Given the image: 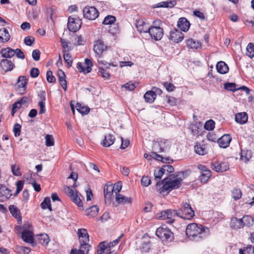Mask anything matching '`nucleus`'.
<instances>
[{
    "instance_id": "nucleus-1",
    "label": "nucleus",
    "mask_w": 254,
    "mask_h": 254,
    "mask_svg": "<svg viewBox=\"0 0 254 254\" xmlns=\"http://www.w3.org/2000/svg\"><path fill=\"white\" fill-rule=\"evenodd\" d=\"M209 233L207 227L195 223L188 225L186 230V235L191 240L199 241L208 236Z\"/></svg>"
},
{
    "instance_id": "nucleus-2",
    "label": "nucleus",
    "mask_w": 254,
    "mask_h": 254,
    "mask_svg": "<svg viewBox=\"0 0 254 254\" xmlns=\"http://www.w3.org/2000/svg\"><path fill=\"white\" fill-rule=\"evenodd\" d=\"M156 235L162 241L172 242L174 239L173 233L166 225H163L157 229Z\"/></svg>"
},
{
    "instance_id": "nucleus-3",
    "label": "nucleus",
    "mask_w": 254,
    "mask_h": 254,
    "mask_svg": "<svg viewBox=\"0 0 254 254\" xmlns=\"http://www.w3.org/2000/svg\"><path fill=\"white\" fill-rule=\"evenodd\" d=\"M177 211L178 216L184 219L189 220L194 216V212L190 205L187 202L183 204Z\"/></svg>"
},
{
    "instance_id": "nucleus-4",
    "label": "nucleus",
    "mask_w": 254,
    "mask_h": 254,
    "mask_svg": "<svg viewBox=\"0 0 254 254\" xmlns=\"http://www.w3.org/2000/svg\"><path fill=\"white\" fill-rule=\"evenodd\" d=\"M64 192L70 197L72 202L79 207H81V210L84 209L82 201L78 195L77 191L75 192L70 187L66 186L64 188Z\"/></svg>"
},
{
    "instance_id": "nucleus-5",
    "label": "nucleus",
    "mask_w": 254,
    "mask_h": 254,
    "mask_svg": "<svg viewBox=\"0 0 254 254\" xmlns=\"http://www.w3.org/2000/svg\"><path fill=\"white\" fill-rule=\"evenodd\" d=\"M82 11L83 17L90 20H95L99 14L98 10L94 6H86Z\"/></svg>"
},
{
    "instance_id": "nucleus-6",
    "label": "nucleus",
    "mask_w": 254,
    "mask_h": 254,
    "mask_svg": "<svg viewBox=\"0 0 254 254\" xmlns=\"http://www.w3.org/2000/svg\"><path fill=\"white\" fill-rule=\"evenodd\" d=\"M178 216L177 211L172 209L163 210L156 214V216L160 219H169L168 223L171 224L174 222V219L172 217Z\"/></svg>"
},
{
    "instance_id": "nucleus-7",
    "label": "nucleus",
    "mask_w": 254,
    "mask_h": 254,
    "mask_svg": "<svg viewBox=\"0 0 254 254\" xmlns=\"http://www.w3.org/2000/svg\"><path fill=\"white\" fill-rule=\"evenodd\" d=\"M197 168L200 171L201 175L199 177V180L201 183L205 184L207 183L210 177L211 176V172L207 167L204 165L199 164L197 166Z\"/></svg>"
},
{
    "instance_id": "nucleus-8",
    "label": "nucleus",
    "mask_w": 254,
    "mask_h": 254,
    "mask_svg": "<svg viewBox=\"0 0 254 254\" xmlns=\"http://www.w3.org/2000/svg\"><path fill=\"white\" fill-rule=\"evenodd\" d=\"M81 22L79 18L69 16L68 18L67 28L72 32H77L81 27Z\"/></svg>"
},
{
    "instance_id": "nucleus-9",
    "label": "nucleus",
    "mask_w": 254,
    "mask_h": 254,
    "mask_svg": "<svg viewBox=\"0 0 254 254\" xmlns=\"http://www.w3.org/2000/svg\"><path fill=\"white\" fill-rule=\"evenodd\" d=\"M28 79L25 76H19L16 86V90L21 95L24 94L27 89Z\"/></svg>"
},
{
    "instance_id": "nucleus-10",
    "label": "nucleus",
    "mask_w": 254,
    "mask_h": 254,
    "mask_svg": "<svg viewBox=\"0 0 254 254\" xmlns=\"http://www.w3.org/2000/svg\"><path fill=\"white\" fill-rule=\"evenodd\" d=\"M148 33L152 39H154L156 41H159L161 40L163 37V30L161 27L151 26Z\"/></svg>"
},
{
    "instance_id": "nucleus-11",
    "label": "nucleus",
    "mask_w": 254,
    "mask_h": 254,
    "mask_svg": "<svg viewBox=\"0 0 254 254\" xmlns=\"http://www.w3.org/2000/svg\"><path fill=\"white\" fill-rule=\"evenodd\" d=\"M211 168L217 172H223L229 168V165L227 162L215 161L211 164Z\"/></svg>"
},
{
    "instance_id": "nucleus-12",
    "label": "nucleus",
    "mask_w": 254,
    "mask_h": 254,
    "mask_svg": "<svg viewBox=\"0 0 254 254\" xmlns=\"http://www.w3.org/2000/svg\"><path fill=\"white\" fill-rule=\"evenodd\" d=\"M21 235L22 239L24 242L30 244L33 247L36 245L34 242V234L31 230L22 231Z\"/></svg>"
},
{
    "instance_id": "nucleus-13",
    "label": "nucleus",
    "mask_w": 254,
    "mask_h": 254,
    "mask_svg": "<svg viewBox=\"0 0 254 254\" xmlns=\"http://www.w3.org/2000/svg\"><path fill=\"white\" fill-rule=\"evenodd\" d=\"M107 49V46L105 45L103 41L98 40L94 42L93 50L96 56L101 57L103 53Z\"/></svg>"
},
{
    "instance_id": "nucleus-14",
    "label": "nucleus",
    "mask_w": 254,
    "mask_h": 254,
    "mask_svg": "<svg viewBox=\"0 0 254 254\" xmlns=\"http://www.w3.org/2000/svg\"><path fill=\"white\" fill-rule=\"evenodd\" d=\"M135 27L139 33H148L151 26L147 22L142 20H136Z\"/></svg>"
},
{
    "instance_id": "nucleus-15",
    "label": "nucleus",
    "mask_w": 254,
    "mask_h": 254,
    "mask_svg": "<svg viewBox=\"0 0 254 254\" xmlns=\"http://www.w3.org/2000/svg\"><path fill=\"white\" fill-rule=\"evenodd\" d=\"M182 181L183 179L181 178H177L172 181L166 182L165 185L166 186L164 188L167 189L168 193H169L172 190L178 189L181 186Z\"/></svg>"
},
{
    "instance_id": "nucleus-16",
    "label": "nucleus",
    "mask_w": 254,
    "mask_h": 254,
    "mask_svg": "<svg viewBox=\"0 0 254 254\" xmlns=\"http://www.w3.org/2000/svg\"><path fill=\"white\" fill-rule=\"evenodd\" d=\"M169 39L174 43H179L184 39V34L181 31L174 29L170 31Z\"/></svg>"
},
{
    "instance_id": "nucleus-17",
    "label": "nucleus",
    "mask_w": 254,
    "mask_h": 254,
    "mask_svg": "<svg viewBox=\"0 0 254 254\" xmlns=\"http://www.w3.org/2000/svg\"><path fill=\"white\" fill-rule=\"evenodd\" d=\"M231 140V135L225 134L218 139L217 143L220 147L225 148L229 145Z\"/></svg>"
},
{
    "instance_id": "nucleus-18",
    "label": "nucleus",
    "mask_w": 254,
    "mask_h": 254,
    "mask_svg": "<svg viewBox=\"0 0 254 254\" xmlns=\"http://www.w3.org/2000/svg\"><path fill=\"white\" fill-rule=\"evenodd\" d=\"M177 27L181 31L187 32L190 28V23L186 18L181 17L178 21Z\"/></svg>"
},
{
    "instance_id": "nucleus-19",
    "label": "nucleus",
    "mask_w": 254,
    "mask_h": 254,
    "mask_svg": "<svg viewBox=\"0 0 254 254\" xmlns=\"http://www.w3.org/2000/svg\"><path fill=\"white\" fill-rule=\"evenodd\" d=\"M8 209L12 216L17 219L18 223L21 224L22 223V217L20 215V210L18 208L14 205H10Z\"/></svg>"
},
{
    "instance_id": "nucleus-20",
    "label": "nucleus",
    "mask_w": 254,
    "mask_h": 254,
    "mask_svg": "<svg viewBox=\"0 0 254 254\" xmlns=\"http://www.w3.org/2000/svg\"><path fill=\"white\" fill-rule=\"evenodd\" d=\"M77 235L80 243H89V238L87 230L86 229H78Z\"/></svg>"
},
{
    "instance_id": "nucleus-21",
    "label": "nucleus",
    "mask_w": 254,
    "mask_h": 254,
    "mask_svg": "<svg viewBox=\"0 0 254 254\" xmlns=\"http://www.w3.org/2000/svg\"><path fill=\"white\" fill-rule=\"evenodd\" d=\"M0 54L4 59H10L15 55L14 49L10 47L2 48L0 50Z\"/></svg>"
},
{
    "instance_id": "nucleus-22",
    "label": "nucleus",
    "mask_w": 254,
    "mask_h": 254,
    "mask_svg": "<svg viewBox=\"0 0 254 254\" xmlns=\"http://www.w3.org/2000/svg\"><path fill=\"white\" fill-rule=\"evenodd\" d=\"M0 65L5 71H9L13 69L14 64L12 62L8 59H2L0 62Z\"/></svg>"
},
{
    "instance_id": "nucleus-23",
    "label": "nucleus",
    "mask_w": 254,
    "mask_h": 254,
    "mask_svg": "<svg viewBox=\"0 0 254 254\" xmlns=\"http://www.w3.org/2000/svg\"><path fill=\"white\" fill-rule=\"evenodd\" d=\"M11 190L4 186L0 190V201L8 199L12 196Z\"/></svg>"
},
{
    "instance_id": "nucleus-24",
    "label": "nucleus",
    "mask_w": 254,
    "mask_h": 254,
    "mask_svg": "<svg viewBox=\"0 0 254 254\" xmlns=\"http://www.w3.org/2000/svg\"><path fill=\"white\" fill-rule=\"evenodd\" d=\"M177 4L176 0L162 1L155 5L154 7L172 8Z\"/></svg>"
},
{
    "instance_id": "nucleus-25",
    "label": "nucleus",
    "mask_w": 254,
    "mask_h": 254,
    "mask_svg": "<svg viewBox=\"0 0 254 254\" xmlns=\"http://www.w3.org/2000/svg\"><path fill=\"white\" fill-rule=\"evenodd\" d=\"M248 115L246 112L237 113L235 115V121L241 125L245 124L248 121Z\"/></svg>"
},
{
    "instance_id": "nucleus-26",
    "label": "nucleus",
    "mask_w": 254,
    "mask_h": 254,
    "mask_svg": "<svg viewBox=\"0 0 254 254\" xmlns=\"http://www.w3.org/2000/svg\"><path fill=\"white\" fill-rule=\"evenodd\" d=\"M216 67L217 71L221 74H225L229 71L228 65L223 61L218 62Z\"/></svg>"
},
{
    "instance_id": "nucleus-27",
    "label": "nucleus",
    "mask_w": 254,
    "mask_h": 254,
    "mask_svg": "<svg viewBox=\"0 0 254 254\" xmlns=\"http://www.w3.org/2000/svg\"><path fill=\"white\" fill-rule=\"evenodd\" d=\"M58 75L59 78V82L61 85L64 91L66 90L67 84L65 80V75L64 72L61 69L58 71Z\"/></svg>"
},
{
    "instance_id": "nucleus-28",
    "label": "nucleus",
    "mask_w": 254,
    "mask_h": 254,
    "mask_svg": "<svg viewBox=\"0 0 254 254\" xmlns=\"http://www.w3.org/2000/svg\"><path fill=\"white\" fill-rule=\"evenodd\" d=\"M115 137L111 134H108L105 136L104 139L101 143L104 147H109L115 141Z\"/></svg>"
},
{
    "instance_id": "nucleus-29",
    "label": "nucleus",
    "mask_w": 254,
    "mask_h": 254,
    "mask_svg": "<svg viewBox=\"0 0 254 254\" xmlns=\"http://www.w3.org/2000/svg\"><path fill=\"white\" fill-rule=\"evenodd\" d=\"M10 38L8 31L5 28L0 29V42H7Z\"/></svg>"
},
{
    "instance_id": "nucleus-30",
    "label": "nucleus",
    "mask_w": 254,
    "mask_h": 254,
    "mask_svg": "<svg viewBox=\"0 0 254 254\" xmlns=\"http://www.w3.org/2000/svg\"><path fill=\"white\" fill-rule=\"evenodd\" d=\"M115 199L118 203L129 204L132 202L131 197L126 196L121 194H117L116 196Z\"/></svg>"
},
{
    "instance_id": "nucleus-31",
    "label": "nucleus",
    "mask_w": 254,
    "mask_h": 254,
    "mask_svg": "<svg viewBox=\"0 0 254 254\" xmlns=\"http://www.w3.org/2000/svg\"><path fill=\"white\" fill-rule=\"evenodd\" d=\"M230 225L231 227L234 229H241L244 226L242 218L238 219L237 217H234L231 219Z\"/></svg>"
},
{
    "instance_id": "nucleus-32",
    "label": "nucleus",
    "mask_w": 254,
    "mask_h": 254,
    "mask_svg": "<svg viewBox=\"0 0 254 254\" xmlns=\"http://www.w3.org/2000/svg\"><path fill=\"white\" fill-rule=\"evenodd\" d=\"M195 153L199 155H204L207 153V148L204 144L196 143L194 146Z\"/></svg>"
},
{
    "instance_id": "nucleus-33",
    "label": "nucleus",
    "mask_w": 254,
    "mask_h": 254,
    "mask_svg": "<svg viewBox=\"0 0 254 254\" xmlns=\"http://www.w3.org/2000/svg\"><path fill=\"white\" fill-rule=\"evenodd\" d=\"M187 46L190 49H197L200 47L201 44L198 41H195L194 39L190 38L188 39L186 42Z\"/></svg>"
},
{
    "instance_id": "nucleus-34",
    "label": "nucleus",
    "mask_w": 254,
    "mask_h": 254,
    "mask_svg": "<svg viewBox=\"0 0 254 254\" xmlns=\"http://www.w3.org/2000/svg\"><path fill=\"white\" fill-rule=\"evenodd\" d=\"M86 211L87 216H88L90 217H94L98 214V212L99 211V207L97 205H93L89 207L88 209H87Z\"/></svg>"
},
{
    "instance_id": "nucleus-35",
    "label": "nucleus",
    "mask_w": 254,
    "mask_h": 254,
    "mask_svg": "<svg viewBox=\"0 0 254 254\" xmlns=\"http://www.w3.org/2000/svg\"><path fill=\"white\" fill-rule=\"evenodd\" d=\"M166 182H163V180L161 181L158 182L156 184V189L160 193L163 194L166 192V194H168V190L167 189H165L164 187H166Z\"/></svg>"
},
{
    "instance_id": "nucleus-36",
    "label": "nucleus",
    "mask_w": 254,
    "mask_h": 254,
    "mask_svg": "<svg viewBox=\"0 0 254 254\" xmlns=\"http://www.w3.org/2000/svg\"><path fill=\"white\" fill-rule=\"evenodd\" d=\"M144 98L146 102L152 103L156 99V95L151 90L147 91L144 95Z\"/></svg>"
},
{
    "instance_id": "nucleus-37",
    "label": "nucleus",
    "mask_w": 254,
    "mask_h": 254,
    "mask_svg": "<svg viewBox=\"0 0 254 254\" xmlns=\"http://www.w3.org/2000/svg\"><path fill=\"white\" fill-rule=\"evenodd\" d=\"M252 157V153L251 150H242L241 153V159L247 162Z\"/></svg>"
},
{
    "instance_id": "nucleus-38",
    "label": "nucleus",
    "mask_w": 254,
    "mask_h": 254,
    "mask_svg": "<svg viewBox=\"0 0 254 254\" xmlns=\"http://www.w3.org/2000/svg\"><path fill=\"white\" fill-rule=\"evenodd\" d=\"M40 206L43 209H46L48 208L50 211H52L50 198L48 196L46 197L44 200L41 202Z\"/></svg>"
},
{
    "instance_id": "nucleus-39",
    "label": "nucleus",
    "mask_w": 254,
    "mask_h": 254,
    "mask_svg": "<svg viewBox=\"0 0 254 254\" xmlns=\"http://www.w3.org/2000/svg\"><path fill=\"white\" fill-rule=\"evenodd\" d=\"M244 226L245 225L247 227H251L254 224V218L250 215L244 216L242 218Z\"/></svg>"
},
{
    "instance_id": "nucleus-40",
    "label": "nucleus",
    "mask_w": 254,
    "mask_h": 254,
    "mask_svg": "<svg viewBox=\"0 0 254 254\" xmlns=\"http://www.w3.org/2000/svg\"><path fill=\"white\" fill-rule=\"evenodd\" d=\"M38 240L41 245L44 246H47L50 241L49 236L46 234L39 235Z\"/></svg>"
},
{
    "instance_id": "nucleus-41",
    "label": "nucleus",
    "mask_w": 254,
    "mask_h": 254,
    "mask_svg": "<svg viewBox=\"0 0 254 254\" xmlns=\"http://www.w3.org/2000/svg\"><path fill=\"white\" fill-rule=\"evenodd\" d=\"M91 248V245L88 243H80V246L79 250L81 254H87Z\"/></svg>"
},
{
    "instance_id": "nucleus-42",
    "label": "nucleus",
    "mask_w": 254,
    "mask_h": 254,
    "mask_svg": "<svg viewBox=\"0 0 254 254\" xmlns=\"http://www.w3.org/2000/svg\"><path fill=\"white\" fill-rule=\"evenodd\" d=\"M116 21V17L113 15H108L106 16L102 22L104 25H112Z\"/></svg>"
},
{
    "instance_id": "nucleus-43",
    "label": "nucleus",
    "mask_w": 254,
    "mask_h": 254,
    "mask_svg": "<svg viewBox=\"0 0 254 254\" xmlns=\"http://www.w3.org/2000/svg\"><path fill=\"white\" fill-rule=\"evenodd\" d=\"M240 254H254V247L249 245L239 250Z\"/></svg>"
},
{
    "instance_id": "nucleus-44",
    "label": "nucleus",
    "mask_w": 254,
    "mask_h": 254,
    "mask_svg": "<svg viewBox=\"0 0 254 254\" xmlns=\"http://www.w3.org/2000/svg\"><path fill=\"white\" fill-rule=\"evenodd\" d=\"M98 75L101 76L105 79H108L110 77V74L107 71V69L104 67H99V71L97 72Z\"/></svg>"
},
{
    "instance_id": "nucleus-45",
    "label": "nucleus",
    "mask_w": 254,
    "mask_h": 254,
    "mask_svg": "<svg viewBox=\"0 0 254 254\" xmlns=\"http://www.w3.org/2000/svg\"><path fill=\"white\" fill-rule=\"evenodd\" d=\"M77 110L82 115H87L90 111V108L88 107L82 106L80 104L77 103L76 105Z\"/></svg>"
},
{
    "instance_id": "nucleus-46",
    "label": "nucleus",
    "mask_w": 254,
    "mask_h": 254,
    "mask_svg": "<svg viewBox=\"0 0 254 254\" xmlns=\"http://www.w3.org/2000/svg\"><path fill=\"white\" fill-rule=\"evenodd\" d=\"M232 198L235 200L240 199L242 196L241 190L238 188H234L232 190Z\"/></svg>"
},
{
    "instance_id": "nucleus-47",
    "label": "nucleus",
    "mask_w": 254,
    "mask_h": 254,
    "mask_svg": "<svg viewBox=\"0 0 254 254\" xmlns=\"http://www.w3.org/2000/svg\"><path fill=\"white\" fill-rule=\"evenodd\" d=\"M236 84L233 82H226L224 84V89L228 91L235 92L237 91L238 88H236Z\"/></svg>"
},
{
    "instance_id": "nucleus-48",
    "label": "nucleus",
    "mask_w": 254,
    "mask_h": 254,
    "mask_svg": "<svg viewBox=\"0 0 254 254\" xmlns=\"http://www.w3.org/2000/svg\"><path fill=\"white\" fill-rule=\"evenodd\" d=\"M247 55L251 58L254 57V44L250 43L247 47Z\"/></svg>"
},
{
    "instance_id": "nucleus-49",
    "label": "nucleus",
    "mask_w": 254,
    "mask_h": 254,
    "mask_svg": "<svg viewBox=\"0 0 254 254\" xmlns=\"http://www.w3.org/2000/svg\"><path fill=\"white\" fill-rule=\"evenodd\" d=\"M214 127L215 122L211 119L206 121L204 126V128L207 130H212Z\"/></svg>"
},
{
    "instance_id": "nucleus-50",
    "label": "nucleus",
    "mask_w": 254,
    "mask_h": 254,
    "mask_svg": "<svg viewBox=\"0 0 254 254\" xmlns=\"http://www.w3.org/2000/svg\"><path fill=\"white\" fill-rule=\"evenodd\" d=\"M106 242H102L99 244L98 246V250L97 253L98 254H102L104 252L105 250L109 248L108 245H106Z\"/></svg>"
},
{
    "instance_id": "nucleus-51",
    "label": "nucleus",
    "mask_w": 254,
    "mask_h": 254,
    "mask_svg": "<svg viewBox=\"0 0 254 254\" xmlns=\"http://www.w3.org/2000/svg\"><path fill=\"white\" fill-rule=\"evenodd\" d=\"M114 190V187L112 185L105 186L104 188V194L113 195Z\"/></svg>"
},
{
    "instance_id": "nucleus-52",
    "label": "nucleus",
    "mask_w": 254,
    "mask_h": 254,
    "mask_svg": "<svg viewBox=\"0 0 254 254\" xmlns=\"http://www.w3.org/2000/svg\"><path fill=\"white\" fill-rule=\"evenodd\" d=\"M45 144L47 146L50 147L54 145V139L52 135L47 134L45 136Z\"/></svg>"
},
{
    "instance_id": "nucleus-53",
    "label": "nucleus",
    "mask_w": 254,
    "mask_h": 254,
    "mask_svg": "<svg viewBox=\"0 0 254 254\" xmlns=\"http://www.w3.org/2000/svg\"><path fill=\"white\" fill-rule=\"evenodd\" d=\"M63 56L64 61L67 64V67L69 68L71 66L72 64V60L71 59V55L69 53H64Z\"/></svg>"
},
{
    "instance_id": "nucleus-54",
    "label": "nucleus",
    "mask_w": 254,
    "mask_h": 254,
    "mask_svg": "<svg viewBox=\"0 0 254 254\" xmlns=\"http://www.w3.org/2000/svg\"><path fill=\"white\" fill-rule=\"evenodd\" d=\"M151 181L148 176H143L141 179V184L144 187H147L151 184Z\"/></svg>"
},
{
    "instance_id": "nucleus-55",
    "label": "nucleus",
    "mask_w": 254,
    "mask_h": 254,
    "mask_svg": "<svg viewBox=\"0 0 254 254\" xmlns=\"http://www.w3.org/2000/svg\"><path fill=\"white\" fill-rule=\"evenodd\" d=\"M24 183L22 181H18L16 183V190L14 194V196H17L18 194L22 190L23 188Z\"/></svg>"
},
{
    "instance_id": "nucleus-56",
    "label": "nucleus",
    "mask_w": 254,
    "mask_h": 254,
    "mask_svg": "<svg viewBox=\"0 0 254 254\" xmlns=\"http://www.w3.org/2000/svg\"><path fill=\"white\" fill-rule=\"evenodd\" d=\"M35 41V38L31 36H28L24 39V44L28 46L32 45Z\"/></svg>"
},
{
    "instance_id": "nucleus-57",
    "label": "nucleus",
    "mask_w": 254,
    "mask_h": 254,
    "mask_svg": "<svg viewBox=\"0 0 254 254\" xmlns=\"http://www.w3.org/2000/svg\"><path fill=\"white\" fill-rule=\"evenodd\" d=\"M21 126L18 123L15 124L13 127V131L15 137H18L20 135Z\"/></svg>"
},
{
    "instance_id": "nucleus-58",
    "label": "nucleus",
    "mask_w": 254,
    "mask_h": 254,
    "mask_svg": "<svg viewBox=\"0 0 254 254\" xmlns=\"http://www.w3.org/2000/svg\"><path fill=\"white\" fill-rule=\"evenodd\" d=\"M47 80L50 83L56 82V79L55 77L53 75V72L51 70H48L46 73Z\"/></svg>"
},
{
    "instance_id": "nucleus-59",
    "label": "nucleus",
    "mask_w": 254,
    "mask_h": 254,
    "mask_svg": "<svg viewBox=\"0 0 254 254\" xmlns=\"http://www.w3.org/2000/svg\"><path fill=\"white\" fill-rule=\"evenodd\" d=\"M85 64L86 65V73H89L92 70V66L93 65V63L91 60L89 59H85Z\"/></svg>"
},
{
    "instance_id": "nucleus-60",
    "label": "nucleus",
    "mask_w": 254,
    "mask_h": 254,
    "mask_svg": "<svg viewBox=\"0 0 254 254\" xmlns=\"http://www.w3.org/2000/svg\"><path fill=\"white\" fill-rule=\"evenodd\" d=\"M162 168H163V171H164L165 172L166 174L172 173L174 171V167L170 165H164Z\"/></svg>"
},
{
    "instance_id": "nucleus-61",
    "label": "nucleus",
    "mask_w": 254,
    "mask_h": 254,
    "mask_svg": "<svg viewBox=\"0 0 254 254\" xmlns=\"http://www.w3.org/2000/svg\"><path fill=\"white\" fill-rule=\"evenodd\" d=\"M163 85L168 92L173 91L175 89V86L171 83L167 81L163 83Z\"/></svg>"
},
{
    "instance_id": "nucleus-62",
    "label": "nucleus",
    "mask_w": 254,
    "mask_h": 254,
    "mask_svg": "<svg viewBox=\"0 0 254 254\" xmlns=\"http://www.w3.org/2000/svg\"><path fill=\"white\" fill-rule=\"evenodd\" d=\"M11 171L12 174L16 176L21 175L19 167H16L15 165H11Z\"/></svg>"
},
{
    "instance_id": "nucleus-63",
    "label": "nucleus",
    "mask_w": 254,
    "mask_h": 254,
    "mask_svg": "<svg viewBox=\"0 0 254 254\" xmlns=\"http://www.w3.org/2000/svg\"><path fill=\"white\" fill-rule=\"evenodd\" d=\"M41 52L38 49L34 50L32 52V56L33 59L36 61H38L40 58Z\"/></svg>"
},
{
    "instance_id": "nucleus-64",
    "label": "nucleus",
    "mask_w": 254,
    "mask_h": 254,
    "mask_svg": "<svg viewBox=\"0 0 254 254\" xmlns=\"http://www.w3.org/2000/svg\"><path fill=\"white\" fill-rule=\"evenodd\" d=\"M40 74L39 70L37 67H33L31 69L30 74L31 77L36 78Z\"/></svg>"
}]
</instances>
